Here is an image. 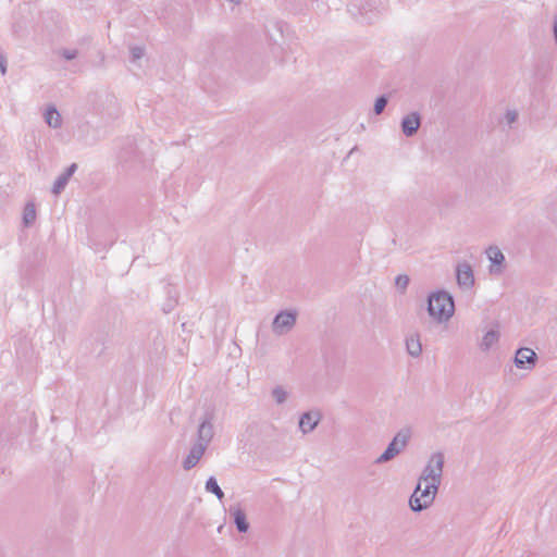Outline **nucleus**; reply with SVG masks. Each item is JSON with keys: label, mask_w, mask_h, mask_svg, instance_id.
I'll return each instance as SVG.
<instances>
[{"label": "nucleus", "mask_w": 557, "mask_h": 557, "mask_svg": "<svg viewBox=\"0 0 557 557\" xmlns=\"http://www.w3.org/2000/svg\"><path fill=\"white\" fill-rule=\"evenodd\" d=\"M206 450H207V447L202 446L201 444L195 443L191 446L188 455L186 456V458L183 461L184 470L188 471V470L193 469L194 467H196L197 463L202 458V456L205 455Z\"/></svg>", "instance_id": "obj_11"}, {"label": "nucleus", "mask_w": 557, "mask_h": 557, "mask_svg": "<svg viewBox=\"0 0 557 557\" xmlns=\"http://www.w3.org/2000/svg\"><path fill=\"white\" fill-rule=\"evenodd\" d=\"M228 511L238 532L246 533L249 530V523L242 507L239 505L231 506Z\"/></svg>", "instance_id": "obj_12"}, {"label": "nucleus", "mask_w": 557, "mask_h": 557, "mask_svg": "<svg viewBox=\"0 0 557 557\" xmlns=\"http://www.w3.org/2000/svg\"><path fill=\"white\" fill-rule=\"evenodd\" d=\"M299 429L302 431V433H308L310 431H313V420L311 417V412H305L300 420H299Z\"/></svg>", "instance_id": "obj_20"}, {"label": "nucleus", "mask_w": 557, "mask_h": 557, "mask_svg": "<svg viewBox=\"0 0 557 557\" xmlns=\"http://www.w3.org/2000/svg\"><path fill=\"white\" fill-rule=\"evenodd\" d=\"M76 170H77V164L72 163L62 174H60L57 177V180L52 186V193L54 195H59V194H61V191H63V189L65 188L70 178L76 172Z\"/></svg>", "instance_id": "obj_13"}, {"label": "nucleus", "mask_w": 557, "mask_h": 557, "mask_svg": "<svg viewBox=\"0 0 557 557\" xmlns=\"http://www.w3.org/2000/svg\"><path fill=\"white\" fill-rule=\"evenodd\" d=\"M429 315L438 323L447 322L455 312L453 296L446 290L431 293L428 297Z\"/></svg>", "instance_id": "obj_1"}, {"label": "nucleus", "mask_w": 557, "mask_h": 557, "mask_svg": "<svg viewBox=\"0 0 557 557\" xmlns=\"http://www.w3.org/2000/svg\"><path fill=\"white\" fill-rule=\"evenodd\" d=\"M45 122L52 128H60L62 125V117L54 106H49L44 114Z\"/></svg>", "instance_id": "obj_14"}, {"label": "nucleus", "mask_w": 557, "mask_h": 557, "mask_svg": "<svg viewBox=\"0 0 557 557\" xmlns=\"http://www.w3.org/2000/svg\"><path fill=\"white\" fill-rule=\"evenodd\" d=\"M486 255L492 265L500 267L505 262V256L497 247H488L486 250Z\"/></svg>", "instance_id": "obj_16"}, {"label": "nucleus", "mask_w": 557, "mask_h": 557, "mask_svg": "<svg viewBox=\"0 0 557 557\" xmlns=\"http://www.w3.org/2000/svg\"><path fill=\"white\" fill-rule=\"evenodd\" d=\"M61 54L66 60H73L78 55V51L76 49H64Z\"/></svg>", "instance_id": "obj_25"}, {"label": "nucleus", "mask_w": 557, "mask_h": 557, "mask_svg": "<svg viewBox=\"0 0 557 557\" xmlns=\"http://www.w3.org/2000/svg\"><path fill=\"white\" fill-rule=\"evenodd\" d=\"M362 9H364V10H366V7H363V5H359V10L361 11Z\"/></svg>", "instance_id": "obj_31"}, {"label": "nucleus", "mask_w": 557, "mask_h": 557, "mask_svg": "<svg viewBox=\"0 0 557 557\" xmlns=\"http://www.w3.org/2000/svg\"><path fill=\"white\" fill-rule=\"evenodd\" d=\"M502 272V269L500 268H497V269H493L491 268V273H500Z\"/></svg>", "instance_id": "obj_30"}, {"label": "nucleus", "mask_w": 557, "mask_h": 557, "mask_svg": "<svg viewBox=\"0 0 557 557\" xmlns=\"http://www.w3.org/2000/svg\"><path fill=\"white\" fill-rule=\"evenodd\" d=\"M297 312L295 310L280 311L272 321V332L282 336L289 333L296 324Z\"/></svg>", "instance_id": "obj_6"}, {"label": "nucleus", "mask_w": 557, "mask_h": 557, "mask_svg": "<svg viewBox=\"0 0 557 557\" xmlns=\"http://www.w3.org/2000/svg\"><path fill=\"white\" fill-rule=\"evenodd\" d=\"M422 482L423 481L420 480L418 481V484L409 498L410 509L414 512H421L433 504L441 485L433 482H425V485L422 488Z\"/></svg>", "instance_id": "obj_3"}, {"label": "nucleus", "mask_w": 557, "mask_h": 557, "mask_svg": "<svg viewBox=\"0 0 557 557\" xmlns=\"http://www.w3.org/2000/svg\"><path fill=\"white\" fill-rule=\"evenodd\" d=\"M324 375L330 384L338 383L344 374L346 359L342 349L329 347L323 351Z\"/></svg>", "instance_id": "obj_2"}, {"label": "nucleus", "mask_w": 557, "mask_h": 557, "mask_svg": "<svg viewBox=\"0 0 557 557\" xmlns=\"http://www.w3.org/2000/svg\"><path fill=\"white\" fill-rule=\"evenodd\" d=\"M36 220V208L34 203H27L23 212V223L25 226L32 225Z\"/></svg>", "instance_id": "obj_19"}, {"label": "nucleus", "mask_w": 557, "mask_h": 557, "mask_svg": "<svg viewBox=\"0 0 557 557\" xmlns=\"http://www.w3.org/2000/svg\"><path fill=\"white\" fill-rule=\"evenodd\" d=\"M537 355L528 347H521L516 351L515 364L518 369L531 370L535 367Z\"/></svg>", "instance_id": "obj_8"}, {"label": "nucleus", "mask_w": 557, "mask_h": 557, "mask_svg": "<svg viewBox=\"0 0 557 557\" xmlns=\"http://www.w3.org/2000/svg\"><path fill=\"white\" fill-rule=\"evenodd\" d=\"M387 103H388V98L385 95L377 97L374 102V107H373L374 113L376 115L381 114L385 110Z\"/></svg>", "instance_id": "obj_21"}, {"label": "nucleus", "mask_w": 557, "mask_h": 557, "mask_svg": "<svg viewBox=\"0 0 557 557\" xmlns=\"http://www.w3.org/2000/svg\"><path fill=\"white\" fill-rule=\"evenodd\" d=\"M409 276L406 274H399L395 278V284L397 288H399L401 292H405L409 285Z\"/></svg>", "instance_id": "obj_24"}, {"label": "nucleus", "mask_w": 557, "mask_h": 557, "mask_svg": "<svg viewBox=\"0 0 557 557\" xmlns=\"http://www.w3.org/2000/svg\"><path fill=\"white\" fill-rule=\"evenodd\" d=\"M214 436V428L212 423V418L207 417L201 421L197 430V444H201L207 447L210 445L212 438Z\"/></svg>", "instance_id": "obj_9"}, {"label": "nucleus", "mask_w": 557, "mask_h": 557, "mask_svg": "<svg viewBox=\"0 0 557 557\" xmlns=\"http://www.w3.org/2000/svg\"><path fill=\"white\" fill-rule=\"evenodd\" d=\"M205 487H206L207 492L214 494L218 497V499L221 500L224 497V493L221 490V487L219 486L214 476H210L207 480Z\"/></svg>", "instance_id": "obj_18"}, {"label": "nucleus", "mask_w": 557, "mask_h": 557, "mask_svg": "<svg viewBox=\"0 0 557 557\" xmlns=\"http://www.w3.org/2000/svg\"><path fill=\"white\" fill-rule=\"evenodd\" d=\"M553 29H554V37H555V41L557 44V15L555 16V20H554V26H553Z\"/></svg>", "instance_id": "obj_28"}, {"label": "nucleus", "mask_w": 557, "mask_h": 557, "mask_svg": "<svg viewBox=\"0 0 557 557\" xmlns=\"http://www.w3.org/2000/svg\"><path fill=\"white\" fill-rule=\"evenodd\" d=\"M272 397L276 401V404L281 405L287 399V393L281 386H276L272 391Z\"/></svg>", "instance_id": "obj_23"}, {"label": "nucleus", "mask_w": 557, "mask_h": 557, "mask_svg": "<svg viewBox=\"0 0 557 557\" xmlns=\"http://www.w3.org/2000/svg\"><path fill=\"white\" fill-rule=\"evenodd\" d=\"M499 339V333L496 330L487 331L480 343V349L482 351H488L491 347L496 344Z\"/></svg>", "instance_id": "obj_15"}, {"label": "nucleus", "mask_w": 557, "mask_h": 557, "mask_svg": "<svg viewBox=\"0 0 557 557\" xmlns=\"http://www.w3.org/2000/svg\"><path fill=\"white\" fill-rule=\"evenodd\" d=\"M517 119H518V113H517V111H515V110H508V111L506 112V120H507V123H508V124H511V123L516 122V121H517Z\"/></svg>", "instance_id": "obj_26"}, {"label": "nucleus", "mask_w": 557, "mask_h": 557, "mask_svg": "<svg viewBox=\"0 0 557 557\" xmlns=\"http://www.w3.org/2000/svg\"><path fill=\"white\" fill-rule=\"evenodd\" d=\"M129 52L132 62H136L145 55V48L143 46H132Z\"/></svg>", "instance_id": "obj_22"}, {"label": "nucleus", "mask_w": 557, "mask_h": 557, "mask_svg": "<svg viewBox=\"0 0 557 557\" xmlns=\"http://www.w3.org/2000/svg\"><path fill=\"white\" fill-rule=\"evenodd\" d=\"M411 438V430L404 428L399 430L393 440L388 443L385 450L375 459V465L388 462L405 450Z\"/></svg>", "instance_id": "obj_4"}, {"label": "nucleus", "mask_w": 557, "mask_h": 557, "mask_svg": "<svg viewBox=\"0 0 557 557\" xmlns=\"http://www.w3.org/2000/svg\"><path fill=\"white\" fill-rule=\"evenodd\" d=\"M407 351L410 356L417 358L422 352V346L419 337H409L406 339Z\"/></svg>", "instance_id": "obj_17"}, {"label": "nucleus", "mask_w": 557, "mask_h": 557, "mask_svg": "<svg viewBox=\"0 0 557 557\" xmlns=\"http://www.w3.org/2000/svg\"><path fill=\"white\" fill-rule=\"evenodd\" d=\"M421 126V115L419 112L413 111L405 115L401 120V132L406 137H412L417 134Z\"/></svg>", "instance_id": "obj_10"}, {"label": "nucleus", "mask_w": 557, "mask_h": 557, "mask_svg": "<svg viewBox=\"0 0 557 557\" xmlns=\"http://www.w3.org/2000/svg\"><path fill=\"white\" fill-rule=\"evenodd\" d=\"M456 280L460 288L470 289L474 285V275L469 262H459L456 267Z\"/></svg>", "instance_id": "obj_7"}, {"label": "nucleus", "mask_w": 557, "mask_h": 557, "mask_svg": "<svg viewBox=\"0 0 557 557\" xmlns=\"http://www.w3.org/2000/svg\"><path fill=\"white\" fill-rule=\"evenodd\" d=\"M0 72L2 75H4L7 73V58L1 51H0Z\"/></svg>", "instance_id": "obj_27"}, {"label": "nucleus", "mask_w": 557, "mask_h": 557, "mask_svg": "<svg viewBox=\"0 0 557 557\" xmlns=\"http://www.w3.org/2000/svg\"><path fill=\"white\" fill-rule=\"evenodd\" d=\"M321 418H322V413L320 411L315 410V421H314L315 428L318 426Z\"/></svg>", "instance_id": "obj_29"}, {"label": "nucleus", "mask_w": 557, "mask_h": 557, "mask_svg": "<svg viewBox=\"0 0 557 557\" xmlns=\"http://www.w3.org/2000/svg\"><path fill=\"white\" fill-rule=\"evenodd\" d=\"M445 457L442 451L433 453L419 478L423 482L442 483Z\"/></svg>", "instance_id": "obj_5"}]
</instances>
